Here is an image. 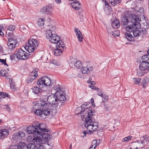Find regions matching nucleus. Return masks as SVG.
Listing matches in <instances>:
<instances>
[{
	"instance_id": "4be33fe9",
	"label": "nucleus",
	"mask_w": 149,
	"mask_h": 149,
	"mask_svg": "<svg viewBox=\"0 0 149 149\" xmlns=\"http://www.w3.org/2000/svg\"><path fill=\"white\" fill-rule=\"evenodd\" d=\"M24 55H23V56L22 57V58H21V60H27L31 57L33 56L32 54L27 53L25 51H24Z\"/></svg>"
},
{
	"instance_id": "aec40b11",
	"label": "nucleus",
	"mask_w": 149,
	"mask_h": 149,
	"mask_svg": "<svg viewBox=\"0 0 149 149\" xmlns=\"http://www.w3.org/2000/svg\"><path fill=\"white\" fill-rule=\"evenodd\" d=\"M44 81L42 77L40 78L37 82V85L40 88H44L46 86V84Z\"/></svg>"
},
{
	"instance_id": "7ed1b4c3",
	"label": "nucleus",
	"mask_w": 149,
	"mask_h": 149,
	"mask_svg": "<svg viewBox=\"0 0 149 149\" xmlns=\"http://www.w3.org/2000/svg\"><path fill=\"white\" fill-rule=\"evenodd\" d=\"M45 124L42 123H37V125H35V126H30L27 127L26 132L29 134L34 135L33 137L37 138L38 136L40 137V136H41L43 140L47 141L48 144L49 140L52 136L48 133L49 130L45 128Z\"/></svg>"
},
{
	"instance_id": "bf43d9fd",
	"label": "nucleus",
	"mask_w": 149,
	"mask_h": 149,
	"mask_svg": "<svg viewBox=\"0 0 149 149\" xmlns=\"http://www.w3.org/2000/svg\"><path fill=\"white\" fill-rule=\"evenodd\" d=\"M146 25H144V26H143V28L145 29L149 28V25H147V23H146Z\"/></svg>"
},
{
	"instance_id": "1a4fd4ad",
	"label": "nucleus",
	"mask_w": 149,
	"mask_h": 149,
	"mask_svg": "<svg viewBox=\"0 0 149 149\" xmlns=\"http://www.w3.org/2000/svg\"><path fill=\"white\" fill-rule=\"evenodd\" d=\"M49 39L50 42L53 43H56V45H61L60 41L63 43L62 41L60 40V37L56 34H53Z\"/></svg>"
},
{
	"instance_id": "79ce46f5",
	"label": "nucleus",
	"mask_w": 149,
	"mask_h": 149,
	"mask_svg": "<svg viewBox=\"0 0 149 149\" xmlns=\"http://www.w3.org/2000/svg\"><path fill=\"white\" fill-rule=\"evenodd\" d=\"M13 35V31L12 32L11 31H10V32H9V31H8L6 32V37L8 38L9 37H11Z\"/></svg>"
},
{
	"instance_id": "e433bc0d",
	"label": "nucleus",
	"mask_w": 149,
	"mask_h": 149,
	"mask_svg": "<svg viewBox=\"0 0 149 149\" xmlns=\"http://www.w3.org/2000/svg\"><path fill=\"white\" fill-rule=\"evenodd\" d=\"M18 133L20 140H21L25 136V134L23 132L19 131Z\"/></svg>"
},
{
	"instance_id": "58836bf2",
	"label": "nucleus",
	"mask_w": 149,
	"mask_h": 149,
	"mask_svg": "<svg viewBox=\"0 0 149 149\" xmlns=\"http://www.w3.org/2000/svg\"><path fill=\"white\" fill-rule=\"evenodd\" d=\"M17 56V54L15 52L14 54H13L10 56V59L12 60H16L17 59V56Z\"/></svg>"
},
{
	"instance_id": "8fccbe9b",
	"label": "nucleus",
	"mask_w": 149,
	"mask_h": 149,
	"mask_svg": "<svg viewBox=\"0 0 149 149\" xmlns=\"http://www.w3.org/2000/svg\"><path fill=\"white\" fill-rule=\"evenodd\" d=\"M143 138L145 141L147 142L149 141V136L148 135H145L143 136Z\"/></svg>"
},
{
	"instance_id": "f3484780",
	"label": "nucleus",
	"mask_w": 149,
	"mask_h": 149,
	"mask_svg": "<svg viewBox=\"0 0 149 149\" xmlns=\"http://www.w3.org/2000/svg\"><path fill=\"white\" fill-rule=\"evenodd\" d=\"M38 69L37 68L33 69L32 71L30 73L29 75L35 80L38 76Z\"/></svg>"
},
{
	"instance_id": "473e14b6",
	"label": "nucleus",
	"mask_w": 149,
	"mask_h": 149,
	"mask_svg": "<svg viewBox=\"0 0 149 149\" xmlns=\"http://www.w3.org/2000/svg\"><path fill=\"white\" fill-rule=\"evenodd\" d=\"M53 35L51 30H49L46 31V36L47 39H49Z\"/></svg>"
},
{
	"instance_id": "4d7b16f0",
	"label": "nucleus",
	"mask_w": 149,
	"mask_h": 149,
	"mask_svg": "<svg viewBox=\"0 0 149 149\" xmlns=\"http://www.w3.org/2000/svg\"><path fill=\"white\" fill-rule=\"evenodd\" d=\"M0 61L3 64L4 63L6 64V61L5 60H4L3 59H0Z\"/></svg>"
},
{
	"instance_id": "ea45409f",
	"label": "nucleus",
	"mask_w": 149,
	"mask_h": 149,
	"mask_svg": "<svg viewBox=\"0 0 149 149\" xmlns=\"http://www.w3.org/2000/svg\"><path fill=\"white\" fill-rule=\"evenodd\" d=\"M9 81L10 84V87L11 89H15L16 88L14 82L12 81L11 79L9 80Z\"/></svg>"
},
{
	"instance_id": "6e6552de",
	"label": "nucleus",
	"mask_w": 149,
	"mask_h": 149,
	"mask_svg": "<svg viewBox=\"0 0 149 149\" xmlns=\"http://www.w3.org/2000/svg\"><path fill=\"white\" fill-rule=\"evenodd\" d=\"M56 94L57 96L58 104L62 105L64 103L61 102V101H65L66 100V98L65 94L62 91H56Z\"/></svg>"
},
{
	"instance_id": "69168bd1",
	"label": "nucleus",
	"mask_w": 149,
	"mask_h": 149,
	"mask_svg": "<svg viewBox=\"0 0 149 149\" xmlns=\"http://www.w3.org/2000/svg\"><path fill=\"white\" fill-rule=\"evenodd\" d=\"M55 1L56 3L59 4L61 2V0H55Z\"/></svg>"
},
{
	"instance_id": "3c124183",
	"label": "nucleus",
	"mask_w": 149,
	"mask_h": 149,
	"mask_svg": "<svg viewBox=\"0 0 149 149\" xmlns=\"http://www.w3.org/2000/svg\"><path fill=\"white\" fill-rule=\"evenodd\" d=\"M6 72L5 71L3 70H1L0 71V75L3 76L5 77L6 76Z\"/></svg>"
},
{
	"instance_id": "f704fd0d",
	"label": "nucleus",
	"mask_w": 149,
	"mask_h": 149,
	"mask_svg": "<svg viewBox=\"0 0 149 149\" xmlns=\"http://www.w3.org/2000/svg\"><path fill=\"white\" fill-rule=\"evenodd\" d=\"M8 42H9L12 43L13 44L16 45L17 42V41L16 40L13 38L8 39Z\"/></svg>"
},
{
	"instance_id": "dca6fc26",
	"label": "nucleus",
	"mask_w": 149,
	"mask_h": 149,
	"mask_svg": "<svg viewBox=\"0 0 149 149\" xmlns=\"http://www.w3.org/2000/svg\"><path fill=\"white\" fill-rule=\"evenodd\" d=\"M72 7L76 10H79L81 8V5L78 1L73 2L71 4Z\"/></svg>"
},
{
	"instance_id": "a19ab883",
	"label": "nucleus",
	"mask_w": 149,
	"mask_h": 149,
	"mask_svg": "<svg viewBox=\"0 0 149 149\" xmlns=\"http://www.w3.org/2000/svg\"><path fill=\"white\" fill-rule=\"evenodd\" d=\"M4 30L3 26H0V35L2 37L4 36Z\"/></svg>"
},
{
	"instance_id": "a211bd4d",
	"label": "nucleus",
	"mask_w": 149,
	"mask_h": 149,
	"mask_svg": "<svg viewBox=\"0 0 149 149\" xmlns=\"http://www.w3.org/2000/svg\"><path fill=\"white\" fill-rule=\"evenodd\" d=\"M131 32H127L125 34V36L127 39L130 42H132L134 40V38L130 33Z\"/></svg>"
},
{
	"instance_id": "0eeeda50",
	"label": "nucleus",
	"mask_w": 149,
	"mask_h": 149,
	"mask_svg": "<svg viewBox=\"0 0 149 149\" xmlns=\"http://www.w3.org/2000/svg\"><path fill=\"white\" fill-rule=\"evenodd\" d=\"M27 140L30 142V143L26 146L27 149H37L36 143L38 142V143H39L40 142V138L38 136L36 138L29 136L28 137Z\"/></svg>"
},
{
	"instance_id": "6ab92c4d",
	"label": "nucleus",
	"mask_w": 149,
	"mask_h": 149,
	"mask_svg": "<svg viewBox=\"0 0 149 149\" xmlns=\"http://www.w3.org/2000/svg\"><path fill=\"white\" fill-rule=\"evenodd\" d=\"M111 26L114 29L118 28L120 26V23L119 20L116 19H114L112 23Z\"/></svg>"
},
{
	"instance_id": "9d476101",
	"label": "nucleus",
	"mask_w": 149,
	"mask_h": 149,
	"mask_svg": "<svg viewBox=\"0 0 149 149\" xmlns=\"http://www.w3.org/2000/svg\"><path fill=\"white\" fill-rule=\"evenodd\" d=\"M140 70L145 71L146 70L149 71V63L145 62L144 61L140 62L139 67Z\"/></svg>"
},
{
	"instance_id": "7c9ffc66",
	"label": "nucleus",
	"mask_w": 149,
	"mask_h": 149,
	"mask_svg": "<svg viewBox=\"0 0 149 149\" xmlns=\"http://www.w3.org/2000/svg\"><path fill=\"white\" fill-rule=\"evenodd\" d=\"M79 33H77L76 36H77L79 41L80 42H81L83 40V37L82 35V33L80 30H79Z\"/></svg>"
},
{
	"instance_id": "9b49d317",
	"label": "nucleus",
	"mask_w": 149,
	"mask_h": 149,
	"mask_svg": "<svg viewBox=\"0 0 149 149\" xmlns=\"http://www.w3.org/2000/svg\"><path fill=\"white\" fill-rule=\"evenodd\" d=\"M52 9V7L49 5L44 6L40 9V12L42 13L45 15H50Z\"/></svg>"
},
{
	"instance_id": "052dcab7",
	"label": "nucleus",
	"mask_w": 149,
	"mask_h": 149,
	"mask_svg": "<svg viewBox=\"0 0 149 149\" xmlns=\"http://www.w3.org/2000/svg\"><path fill=\"white\" fill-rule=\"evenodd\" d=\"M5 94L4 92H2L0 91V95L3 98V96Z\"/></svg>"
},
{
	"instance_id": "09e8293b",
	"label": "nucleus",
	"mask_w": 149,
	"mask_h": 149,
	"mask_svg": "<svg viewBox=\"0 0 149 149\" xmlns=\"http://www.w3.org/2000/svg\"><path fill=\"white\" fill-rule=\"evenodd\" d=\"M88 104L87 102H85L83 104H82L81 106V107L84 109H86V107H88V106H87V105Z\"/></svg>"
},
{
	"instance_id": "603ef678",
	"label": "nucleus",
	"mask_w": 149,
	"mask_h": 149,
	"mask_svg": "<svg viewBox=\"0 0 149 149\" xmlns=\"http://www.w3.org/2000/svg\"><path fill=\"white\" fill-rule=\"evenodd\" d=\"M97 94L99 96L102 97L104 94H103L102 91V90H100L97 91Z\"/></svg>"
},
{
	"instance_id": "e2e57ef3",
	"label": "nucleus",
	"mask_w": 149,
	"mask_h": 149,
	"mask_svg": "<svg viewBox=\"0 0 149 149\" xmlns=\"http://www.w3.org/2000/svg\"><path fill=\"white\" fill-rule=\"evenodd\" d=\"M91 102L92 105H93V106L94 105V100L93 98H91Z\"/></svg>"
},
{
	"instance_id": "2f4dec72",
	"label": "nucleus",
	"mask_w": 149,
	"mask_h": 149,
	"mask_svg": "<svg viewBox=\"0 0 149 149\" xmlns=\"http://www.w3.org/2000/svg\"><path fill=\"white\" fill-rule=\"evenodd\" d=\"M102 97V102L104 103H105L109 100V96L106 94H104Z\"/></svg>"
},
{
	"instance_id": "c03bdc74",
	"label": "nucleus",
	"mask_w": 149,
	"mask_h": 149,
	"mask_svg": "<svg viewBox=\"0 0 149 149\" xmlns=\"http://www.w3.org/2000/svg\"><path fill=\"white\" fill-rule=\"evenodd\" d=\"M53 88L54 90L56 91H61L60 86L58 84L54 86L53 87Z\"/></svg>"
},
{
	"instance_id": "a878e982",
	"label": "nucleus",
	"mask_w": 149,
	"mask_h": 149,
	"mask_svg": "<svg viewBox=\"0 0 149 149\" xmlns=\"http://www.w3.org/2000/svg\"><path fill=\"white\" fill-rule=\"evenodd\" d=\"M74 66L78 69H80L82 66V63L81 61H77L74 63Z\"/></svg>"
},
{
	"instance_id": "6e6d98bb",
	"label": "nucleus",
	"mask_w": 149,
	"mask_h": 149,
	"mask_svg": "<svg viewBox=\"0 0 149 149\" xmlns=\"http://www.w3.org/2000/svg\"><path fill=\"white\" fill-rule=\"evenodd\" d=\"M89 87L94 90L98 89L99 88L97 87L93 86H90Z\"/></svg>"
},
{
	"instance_id": "5fc2aeb1",
	"label": "nucleus",
	"mask_w": 149,
	"mask_h": 149,
	"mask_svg": "<svg viewBox=\"0 0 149 149\" xmlns=\"http://www.w3.org/2000/svg\"><path fill=\"white\" fill-rule=\"evenodd\" d=\"M9 149H20L17 146H10Z\"/></svg>"
},
{
	"instance_id": "c756f323",
	"label": "nucleus",
	"mask_w": 149,
	"mask_h": 149,
	"mask_svg": "<svg viewBox=\"0 0 149 149\" xmlns=\"http://www.w3.org/2000/svg\"><path fill=\"white\" fill-rule=\"evenodd\" d=\"M44 18H40L38 19L37 22V24L38 25L40 26H42L44 24Z\"/></svg>"
},
{
	"instance_id": "49530a36",
	"label": "nucleus",
	"mask_w": 149,
	"mask_h": 149,
	"mask_svg": "<svg viewBox=\"0 0 149 149\" xmlns=\"http://www.w3.org/2000/svg\"><path fill=\"white\" fill-rule=\"evenodd\" d=\"M142 84L143 87L144 88L145 86L148 83V81L146 79L144 78H143L142 81Z\"/></svg>"
},
{
	"instance_id": "39448f33",
	"label": "nucleus",
	"mask_w": 149,
	"mask_h": 149,
	"mask_svg": "<svg viewBox=\"0 0 149 149\" xmlns=\"http://www.w3.org/2000/svg\"><path fill=\"white\" fill-rule=\"evenodd\" d=\"M93 113L92 109L90 107H86V109H84L81 106L77 107L75 110V114L80 115L82 120L84 121V119Z\"/></svg>"
},
{
	"instance_id": "13d9d810",
	"label": "nucleus",
	"mask_w": 149,
	"mask_h": 149,
	"mask_svg": "<svg viewBox=\"0 0 149 149\" xmlns=\"http://www.w3.org/2000/svg\"><path fill=\"white\" fill-rule=\"evenodd\" d=\"M10 95L9 94L6 93H5V94L4 95V96H3V98H4L6 97H7L8 98H10Z\"/></svg>"
},
{
	"instance_id": "f03ea898",
	"label": "nucleus",
	"mask_w": 149,
	"mask_h": 149,
	"mask_svg": "<svg viewBox=\"0 0 149 149\" xmlns=\"http://www.w3.org/2000/svg\"><path fill=\"white\" fill-rule=\"evenodd\" d=\"M128 16L123 15L121 21V24L125 27L127 32H131L134 37H138L142 34H145L146 31L139 29L141 27L140 22L141 19L138 15L132 14L130 11L127 12Z\"/></svg>"
},
{
	"instance_id": "bb28decb",
	"label": "nucleus",
	"mask_w": 149,
	"mask_h": 149,
	"mask_svg": "<svg viewBox=\"0 0 149 149\" xmlns=\"http://www.w3.org/2000/svg\"><path fill=\"white\" fill-rule=\"evenodd\" d=\"M142 61L145 62L149 63V55H144L141 57Z\"/></svg>"
},
{
	"instance_id": "864d4df0",
	"label": "nucleus",
	"mask_w": 149,
	"mask_h": 149,
	"mask_svg": "<svg viewBox=\"0 0 149 149\" xmlns=\"http://www.w3.org/2000/svg\"><path fill=\"white\" fill-rule=\"evenodd\" d=\"M132 137L131 136H127L124 138V141H127L130 139H131Z\"/></svg>"
},
{
	"instance_id": "4c0bfd02",
	"label": "nucleus",
	"mask_w": 149,
	"mask_h": 149,
	"mask_svg": "<svg viewBox=\"0 0 149 149\" xmlns=\"http://www.w3.org/2000/svg\"><path fill=\"white\" fill-rule=\"evenodd\" d=\"M141 79L140 78H134V84L138 85L141 81Z\"/></svg>"
},
{
	"instance_id": "2eb2a0df",
	"label": "nucleus",
	"mask_w": 149,
	"mask_h": 149,
	"mask_svg": "<svg viewBox=\"0 0 149 149\" xmlns=\"http://www.w3.org/2000/svg\"><path fill=\"white\" fill-rule=\"evenodd\" d=\"M17 54V59L21 60L23 55H24V51L22 49H19L17 51H15Z\"/></svg>"
},
{
	"instance_id": "de8ad7c7",
	"label": "nucleus",
	"mask_w": 149,
	"mask_h": 149,
	"mask_svg": "<svg viewBox=\"0 0 149 149\" xmlns=\"http://www.w3.org/2000/svg\"><path fill=\"white\" fill-rule=\"evenodd\" d=\"M15 28V27L14 26L12 25H10L8 26L7 29V31H12V32L14 30Z\"/></svg>"
},
{
	"instance_id": "cd10ccee",
	"label": "nucleus",
	"mask_w": 149,
	"mask_h": 149,
	"mask_svg": "<svg viewBox=\"0 0 149 149\" xmlns=\"http://www.w3.org/2000/svg\"><path fill=\"white\" fill-rule=\"evenodd\" d=\"M17 146L19 148H20V149H24L25 148H26V146L27 145H26L25 143L21 142L18 143Z\"/></svg>"
},
{
	"instance_id": "ddd939ff",
	"label": "nucleus",
	"mask_w": 149,
	"mask_h": 149,
	"mask_svg": "<svg viewBox=\"0 0 149 149\" xmlns=\"http://www.w3.org/2000/svg\"><path fill=\"white\" fill-rule=\"evenodd\" d=\"M9 131L8 130L3 129L1 131L0 133V139H3L8 136L9 134Z\"/></svg>"
},
{
	"instance_id": "a18cd8bd",
	"label": "nucleus",
	"mask_w": 149,
	"mask_h": 149,
	"mask_svg": "<svg viewBox=\"0 0 149 149\" xmlns=\"http://www.w3.org/2000/svg\"><path fill=\"white\" fill-rule=\"evenodd\" d=\"M112 34L114 36H118L120 35V32L118 31H116L112 32Z\"/></svg>"
},
{
	"instance_id": "37998d69",
	"label": "nucleus",
	"mask_w": 149,
	"mask_h": 149,
	"mask_svg": "<svg viewBox=\"0 0 149 149\" xmlns=\"http://www.w3.org/2000/svg\"><path fill=\"white\" fill-rule=\"evenodd\" d=\"M145 73V71H142L140 70V71H138L137 72V75L140 77L143 76Z\"/></svg>"
},
{
	"instance_id": "f8f14e48",
	"label": "nucleus",
	"mask_w": 149,
	"mask_h": 149,
	"mask_svg": "<svg viewBox=\"0 0 149 149\" xmlns=\"http://www.w3.org/2000/svg\"><path fill=\"white\" fill-rule=\"evenodd\" d=\"M64 46L62 45H56V49H54V54L56 56H59L62 54V48L63 49Z\"/></svg>"
},
{
	"instance_id": "f257e3e1",
	"label": "nucleus",
	"mask_w": 149,
	"mask_h": 149,
	"mask_svg": "<svg viewBox=\"0 0 149 149\" xmlns=\"http://www.w3.org/2000/svg\"><path fill=\"white\" fill-rule=\"evenodd\" d=\"M34 106L33 109L34 113L38 116L43 117L49 115L50 113L51 106L54 105L55 107L59 104L58 97L56 94H52L47 96V95L43 96L40 97L39 101L33 102Z\"/></svg>"
},
{
	"instance_id": "4468645a",
	"label": "nucleus",
	"mask_w": 149,
	"mask_h": 149,
	"mask_svg": "<svg viewBox=\"0 0 149 149\" xmlns=\"http://www.w3.org/2000/svg\"><path fill=\"white\" fill-rule=\"evenodd\" d=\"M93 69L92 66H90L88 67H83L82 68L81 71L83 74H88L90 73V71H91Z\"/></svg>"
},
{
	"instance_id": "412c9836",
	"label": "nucleus",
	"mask_w": 149,
	"mask_h": 149,
	"mask_svg": "<svg viewBox=\"0 0 149 149\" xmlns=\"http://www.w3.org/2000/svg\"><path fill=\"white\" fill-rule=\"evenodd\" d=\"M42 77L44 80L45 83L46 84L45 86H52V81L51 80L48 78L47 77L45 76Z\"/></svg>"
},
{
	"instance_id": "774afa93",
	"label": "nucleus",
	"mask_w": 149,
	"mask_h": 149,
	"mask_svg": "<svg viewBox=\"0 0 149 149\" xmlns=\"http://www.w3.org/2000/svg\"><path fill=\"white\" fill-rule=\"evenodd\" d=\"M82 133L84 134V135L85 136L86 135V134H87V132H86L85 130H83L82 131Z\"/></svg>"
},
{
	"instance_id": "5701e85b",
	"label": "nucleus",
	"mask_w": 149,
	"mask_h": 149,
	"mask_svg": "<svg viewBox=\"0 0 149 149\" xmlns=\"http://www.w3.org/2000/svg\"><path fill=\"white\" fill-rule=\"evenodd\" d=\"M32 90L34 94H38L42 91L41 89L39 87L34 86L32 88Z\"/></svg>"
},
{
	"instance_id": "b1692460",
	"label": "nucleus",
	"mask_w": 149,
	"mask_h": 149,
	"mask_svg": "<svg viewBox=\"0 0 149 149\" xmlns=\"http://www.w3.org/2000/svg\"><path fill=\"white\" fill-rule=\"evenodd\" d=\"M7 45L8 49L10 51L14 49L16 47V45L12 43L9 42H7Z\"/></svg>"
},
{
	"instance_id": "0e129e2a",
	"label": "nucleus",
	"mask_w": 149,
	"mask_h": 149,
	"mask_svg": "<svg viewBox=\"0 0 149 149\" xmlns=\"http://www.w3.org/2000/svg\"><path fill=\"white\" fill-rule=\"evenodd\" d=\"M89 82H90V84L92 85H94L95 84V82L94 81H90Z\"/></svg>"
},
{
	"instance_id": "c85d7f7f",
	"label": "nucleus",
	"mask_w": 149,
	"mask_h": 149,
	"mask_svg": "<svg viewBox=\"0 0 149 149\" xmlns=\"http://www.w3.org/2000/svg\"><path fill=\"white\" fill-rule=\"evenodd\" d=\"M40 142L39 143H38V142H36V144H37V149H45V148L44 147V146L42 145V140L41 139V137H40Z\"/></svg>"
},
{
	"instance_id": "338daca9",
	"label": "nucleus",
	"mask_w": 149,
	"mask_h": 149,
	"mask_svg": "<svg viewBox=\"0 0 149 149\" xmlns=\"http://www.w3.org/2000/svg\"><path fill=\"white\" fill-rule=\"evenodd\" d=\"M105 5L109 6V4L108 3V2L106 1H105Z\"/></svg>"
},
{
	"instance_id": "20e7f679",
	"label": "nucleus",
	"mask_w": 149,
	"mask_h": 149,
	"mask_svg": "<svg viewBox=\"0 0 149 149\" xmlns=\"http://www.w3.org/2000/svg\"><path fill=\"white\" fill-rule=\"evenodd\" d=\"M93 113L84 119V127L88 131L87 134H93V132L97 130L98 128V123L95 122V119L93 118Z\"/></svg>"
},
{
	"instance_id": "72a5a7b5",
	"label": "nucleus",
	"mask_w": 149,
	"mask_h": 149,
	"mask_svg": "<svg viewBox=\"0 0 149 149\" xmlns=\"http://www.w3.org/2000/svg\"><path fill=\"white\" fill-rule=\"evenodd\" d=\"M109 1L112 5L114 6L118 3L120 0H109Z\"/></svg>"
},
{
	"instance_id": "423d86ee",
	"label": "nucleus",
	"mask_w": 149,
	"mask_h": 149,
	"mask_svg": "<svg viewBox=\"0 0 149 149\" xmlns=\"http://www.w3.org/2000/svg\"><path fill=\"white\" fill-rule=\"evenodd\" d=\"M38 46V43L37 40L35 39L30 38L28 40V44L25 45L24 47L26 51L29 53L34 52L37 49V47Z\"/></svg>"
},
{
	"instance_id": "393cba45",
	"label": "nucleus",
	"mask_w": 149,
	"mask_h": 149,
	"mask_svg": "<svg viewBox=\"0 0 149 149\" xmlns=\"http://www.w3.org/2000/svg\"><path fill=\"white\" fill-rule=\"evenodd\" d=\"M10 140H20L19 138V135L18 132H16L13 134L11 137H10Z\"/></svg>"
},
{
	"instance_id": "680f3d73",
	"label": "nucleus",
	"mask_w": 149,
	"mask_h": 149,
	"mask_svg": "<svg viewBox=\"0 0 149 149\" xmlns=\"http://www.w3.org/2000/svg\"><path fill=\"white\" fill-rule=\"evenodd\" d=\"M74 30L75 32L76 33V34H77V33H79V30L77 28H75Z\"/></svg>"
},
{
	"instance_id": "c9c22d12",
	"label": "nucleus",
	"mask_w": 149,
	"mask_h": 149,
	"mask_svg": "<svg viewBox=\"0 0 149 149\" xmlns=\"http://www.w3.org/2000/svg\"><path fill=\"white\" fill-rule=\"evenodd\" d=\"M34 79L32 78L31 77L28 75V77L26 80V82L28 84H31Z\"/></svg>"
}]
</instances>
